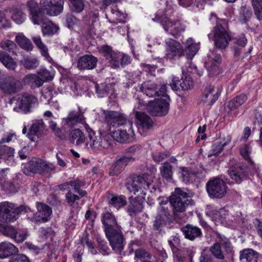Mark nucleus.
<instances>
[{
  "label": "nucleus",
  "mask_w": 262,
  "mask_h": 262,
  "mask_svg": "<svg viewBox=\"0 0 262 262\" xmlns=\"http://www.w3.org/2000/svg\"><path fill=\"white\" fill-rule=\"evenodd\" d=\"M101 221L105 236L113 250L120 253L124 248V238L122 227L119 225L115 215L106 211L101 214Z\"/></svg>",
  "instance_id": "f257e3e1"
},
{
  "label": "nucleus",
  "mask_w": 262,
  "mask_h": 262,
  "mask_svg": "<svg viewBox=\"0 0 262 262\" xmlns=\"http://www.w3.org/2000/svg\"><path fill=\"white\" fill-rule=\"evenodd\" d=\"M154 177L152 175L143 174L142 175H134L130 178V182L126 185L127 189L134 194L140 190H142V194L145 196L146 193L144 190H148L152 193L156 191L157 187L154 183Z\"/></svg>",
  "instance_id": "f03ea898"
},
{
  "label": "nucleus",
  "mask_w": 262,
  "mask_h": 262,
  "mask_svg": "<svg viewBox=\"0 0 262 262\" xmlns=\"http://www.w3.org/2000/svg\"><path fill=\"white\" fill-rule=\"evenodd\" d=\"M174 214L176 212H183L189 207L194 204L191 193L187 188H176L174 193L169 198Z\"/></svg>",
  "instance_id": "7ed1b4c3"
},
{
  "label": "nucleus",
  "mask_w": 262,
  "mask_h": 262,
  "mask_svg": "<svg viewBox=\"0 0 262 262\" xmlns=\"http://www.w3.org/2000/svg\"><path fill=\"white\" fill-rule=\"evenodd\" d=\"M30 208L25 205L16 206L12 203L3 202L0 203V221L12 222L16 221L23 212H28Z\"/></svg>",
  "instance_id": "20e7f679"
},
{
  "label": "nucleus",
  "mask_w": 262,
  "mask_h": 262,
  "mask_svg": "<svg viewBox=\"0 0 262 262\" xmlns=\"http://www.w3.org/2000/svg\"><path fill=\"white\" fill-rule=\"evenodd\" d=\"M138 109L146 110L150 114L155 116H166L169 110V103L166 99H157L154 101H150L145 104L143 100L138 99Z\"/></svg>",
  "instance_id": "39448f33"
},
{
  "label": "nucleus",
  "mask_w": 262,
  "mask_h": 262,
  "mask_svg": "<svg viewBox=\"0 0 262 262\" xmlns=\"http://www.w3.org/2000/svg\"><path fill=\"white\" fill-rule=\"evenodd\" d=\"M227 25L225 20L217 21L213 30V34H208L210 39H213L216 49L223 50L226 48L231 40V37L226 31Z\"/></svg>",
  "instance_id": "423d86ee"
},
{
  "label": "nucleus",
  "mask_w": 262,
  "mask_h": 262,
  "mask_svg": "<svg viewBox=\"0 0 262 262\" xmlns=\"http://www.w3.org/2000/svg\"><path fill=\"white\" fill-rule=\"evenodd\" d=\"M22 169L24 173L30 175L31 173L49 172L55 170V167L52 163H47L40 158H32L23 164Z\"/></svg>",
  "instance_id": "0eeeda50"
},
{
  "label": "nucleus",
  "mask_w": 262,
  "mask_h": 262,
  "mask_svg": "<svg viewBox=\"0 0 262 262\" xmlns=\"http://www.w3.org/2000/svg\"><path fill=\"white\" fill-rule=\"evenodd\" d=\"M206 190L211 198L222 199L227 191V186L222 179L216 177L210 179L206 184Z\"/></svg>",
  "instance_id": "6e6552de"
},
{
  "label": "nucleus",
  "mask_w": 262,
  "mask_h": 262,
  "mask_svg": "<svg viewBox=\"0 0 262 262\" xmlns=\"http://www.w3.org/2000/svg\"><path fill=\"white\" fill-rule=\"evenodd\" d=\"M105 122L110 128L122 127L125 126L130 127L133 122L127 120L125 115L118 112L112 111H104Z\"/></svg>",
  "instance_id": "1a4fd4ad"
},
{
  "label": "nucleus",
  "mask_w": 262,
  "mask_h": 262,
  "mask_svg": "<svg viewBox=\"0 0 262 262\" xmlns=\"http://www.w3.org/2000/svg\"><path fill=\"white\" fill-rule=\"evenodd\" d=\"M22 89L21 82L13 76H8L0 78V90L5 94H14Z\"/></svg>",
  "instance_id": "9d476101"
},
{
  "label": "nucleus",
  "mask_w": 262,
  "mask_h": 262,
  "mask_svg": "<svg viewBox=\"0 0 262 262\" xmlns=\"http://www.w3.org/2000/svg\"><path fill=\"white\" fill-rule=\"evenodd\" d=\"M139 110L138 107H135L134 111L135 112L137 119V126L139 133L142 136H145L147 133L150 130L153 126V121L151 118L147 114L136 110Z\"/></svg>",
  "instance_id": "9b49d317"
},
{
  "label": "nucleus",
  "mask_w": 262,
  "mask_h": 262,
  "mask_svg": "<svg viewBox=\"0 0 262 262\" xmlns=\"http://www.w3.org/2000/svg\"><path fill=\"white\" fill-rule=\"evenodd\" d=\"M64 0H40V5L42 11L50 16H56L63 9Z\"/></svg>",
  "instance_id": "f8f14e48"
},
{
  "label": "nucleus",
  "mask_w": 262,
  "mask_h": 262,
  "mask_svg": "<svg viewBox=\"0 0 262 262\" xmlns=\"http://www.w3.org/2000/svg\"><path fill=\"white\" fill-rule=\"evenodd\" d=\"M161 24L164 29L168 34L178 38L182 32L185 31V26L179 21L173 22L166 16H163L161 19Z\"/></svg>",
  "instance_id": "ddd939ff"
},
{
  "label": "nucleus",
  "mask_w": 262,
  "mask_h": 262,
  "mask_svg": "<svg viewBox=\"0 0 262 262\" xmlns=\"http://www.w3.org/2000/svg\"><path fill=\"white\" fill-rule=\"evenodd\" d=\"M140 91L148 97L164 96L166 94V86L163 85L160 89L158 85L151 81H145L140 86Z\"/></svg>",
  "instance_id": "4468645a"
},
{
  "label": "nucleus",
  "mask_w": 262,
  "mask_h": 262,
  "mask_svg": "<svg viewBox=\"0 0 262 262\" xmlns=\"http://www.w3.org/2000/svg\"><path fill=\"white\" fill-rule=\"evenodd\" d=\"M36 207L37 211L34 214L30 220L35 223H45L50 219L52 213V208L44 203L37 202Z\"/></svg>",
  "instance_id": "2eb2a0df"
},
{
  "label": "nucleus",
  "mask_w": 262,
  "mask_h": 262,
  "mask_svg": "<svg viewBox=\"0 0 262 262\" xmlns=\"http://www.w3.org/2000/svg\"><path fill=\"white\" fill-rule=\"evenodd\" d=\"M222 61L220 54L217 53L216 49L210 51L208 55V60L205 62V65L209 72V76H213L219 74L218 67Z\"/></svg>",
  "instance_id": "dca6fc26"
},
{
  "label": "nucleus",
  "mask_w": 262,
  "mask_h": 262,
  "mask_svg": "<svg viewBox=\"0 0 262 262\" xmlns=\"http://www.w3.org/2000/svg\"><path fill=\"white\" fill-rule=\"evenodd\" d=\"M38 101L37 98L34 95L24 93L20 100H17V105L13 107V110L17 112L27 113L30 111L33 105Z\"/></svg>",
  "instance_id": "f3484780"
},
{
  "label": "nucleus",
  "mask_w": 262,
  "mask_h": 262,
  "mask_svg": "<svg viewBox=\"0 0 262 262\" xmlns=\"http://www.w3.org/2000/svg\"><path fill=\"white\" fill-rule=\"evenodd\" d=\"M132 125L130 127L125 126L119 127L117 130L112 132V136L114 140L120 143H124L131 141L135 136Z\"/></svg>",
  "instance_id": "a211bd4d"
},
{
  "label": "nucleus",
  "mask_w": 262,
  "mask_h": 262,
  "mask_svg": "<svg viewBox=\"0 0 262 262\" xmlns=\"http://www.w3.org/2000/svg\"><path fill=\"white\" fill-rule=\"evenodd\" d=\"M227 171L230 178L238 184L241 183L247 177V167L239 163L232 165Z\"/></svg>",
  "instance_id": "6ab92c4d"
},
{
  "label": "nucleus",
  "mask_w": 262,
  "mask_h": 262,
  "mask_svg": "<svg viewBox=\"0 0 262 262\" xmlns=\"http://www.w3.org/2000/svg\"><path fill=\"white\" fill-rule=\"evenodd\" d=\"M167 53L166 56L169 59H176L181 57L184 50L182 46L178 41L169 38L166 40Z\"/></svg>",
  "instance_id": "aec40b11"
},
{
  "label": "nucleus",
  "mask_w": 262,
  "mask_h": 262,
  "mask_svg": "<svg viewBox=\"0 0 262 262\" xmlns=\"http://www.w3.org/2000/svg\"><path fill=\"white\" fill-rule=\"evenodd\" d=\"M134 161L135 158L133 157L122 156L117 158L110 168V175H118L124 169L129 162Z\"/></svg>",
  "instance_id": "412c9836"
},
{
  "label": "nucleus",
  "mask_w": 262,
  "mask_h": 262,
  "mask_svg": "<svg viewBox=\"0 0 262 262\" xmlns=\"http://www.w3.org/2000/svg\"><path fill=\"white\" fill-rule=\"evenodd\" d=\"M220 94L221 91L219 88L213 85H209L205 89L202 101L209 106H212L218 99Z\"/></svg>",
  "instance_id": "4be33fe9"
},
{
  "label": "nucleus",
  "mask_w": 262,
  "mask_h": 262,
  "mask_svg": "<svg viewBox=\"0 0 262 262\" xmlns=\"http://www.w3.org/2000/svg\"><path fill=\"white\" fill-rule=\"evenodd\" d=\"M0 232L4 235L9 236L18 243H21L26 238V235L25 234H18L17 230L10 225L5 226L0 223Z\"/></svg>",
  "instance_id": "5701e85b"
},
{
  "label": "nucleus",
  "mask_w": 262,
  "mask_h": 262,
  "mask_svg": "<svg viewBox=\"0 0 262 262\" xmlns=\"http://www.w3.org/2000/svg\"><path fill=\"white\" fill-rule=\"evenodd\" d=\"M97 58L92 55L81 56L77 61V68L80 70H92L97 65Z\"/></svg>",
  "instance_id": "b1692460"
},
{
  "label": "nucleus",
  "mask_w": 262,
  "mask_h": 262,
  "mask_svg": "<svg viewBox=\"0 0 262 262\" xmlns=\"http://www.w3.org/2000/svg\"><path fill=\"white\" fill-rule=\"evenodd\" d=\"M145 196H137L130 201L127 207V212L129 215L135 216L137 213L141 212L143 208V202Z\"/></svg>",
  "instance_id": "393cba45"
},
{
  "label": "nucleus",
  "mask_w": 262,
  "mask_h": 262,
  "mask_svg": "<svg viewBox=\"0 0 262 262\" xmlns=\"http://www.w3.org/2000/svg\"><path fill=\"white\" fill-rule=\"evenodd\" d=\"M64 120L65 123L70 126H73L78 123H83L85 122L83 113L79 108L77 111L70 112Z\"/></svg>",
  "instance_id": "a878e982"
},
{
  "label": "nucleus",
  "mask_w": 262,
  "mask_h": 262,
  "mask_svg": "<svg viewBox=\"0 0 262 262\" xmlns=\"http://www.w3.org/2000/svg\"><path fill=\"white\" fill-rule=\"evenodd\" d=\"M45 129V124L42 120L35 121L31 125L28 137L32 141H35L39 138L41 133Z\"/></svg>",
  "instance_id": "bb28decb"
},
{
  "label": "nucleus",
  "mask_w": 262,
  "mask_h": 262,
  "mask_svg": "<svg viewBox=\"0 0 262 262\" xmlns=\"http://www.w3.org/2000/svg\"><path fill=\"white\" fill-rule=\"evenodd\" d=\"M185 237L190 241H194L195 238L200 237L202 235L201 230L199 227L187 224L181 228Z\"/></svg>",
  "instance_id": "cd10ccee"
},
{
  "label": "nucleus",
  "mask_w": 262,
  "mask_h": 262,
  "mask_svg": "<svg viewBox=\"0 0 262 262\" xmlns=\"http://www.w3.org/2000/svg\"><path fill=\"white\" fill-rule=\"evenodd\" d=\"M20 82L22 85H28L32 89H34L41 86L44 81L35 74H29L26 75Z\"/></svg>",
  "instance_id": "c85d7f7f"
},
{
  "label": "nucleus",
  "mask_w": 262,
  "mask_h": 262,
  "mask_svg": "<svg viewBox=\"0 0 262 262\" xmlns=\"http://www.w3.org/2000/svg\"><path fill=\"white\" fill-rule=\"evenodd\" d=\"M18 252V248L12 243L7 242L0 243V258H7Z\"/></svg>",
  "instance_id": "c756f323"
},
{
  "label": "nucleus",
  "mask_w": 262,
  "mask_h": 262,
  "mask_svg": "<svg viewBox=\"0 0 262 262\" xmlns=\"http://www.w3.org/2000/svg\"><path fill=\"white\" fill-rule=\"evenodd\" d=\"M231 137L227 135L223 139L215 142L212 145V149L209 151L208 157L219 155L223 151L224 147L231 141Z\"/></svg>",
  "instance_id": "7c9ffc66"
},
{
  "label": "nucleus",
  "mask_w": 262,
  "mask_h": 262,
  "mask_svg": "<svg viewBox=\"0 0 262 262\" xmlns=\"http://www.w3.org/2000/svg\"><path fill=\"white\" fill-rule=\"evenodd\" d=\"M14 149L6 145L0 146V163L9 164L13 162Z\"/></svg>",
  "instance_id": "2f4dec72"
},
{
  "label": "nucleus",
  "mask_w": 262,
  "mask_h": 262,
  "mask_svg": "<svg viewBox=\"0 0 262 262\" xmlns=\"http://www.w3.org/2000/svg\"><path fill=\"white\" fill-rule=\"evenodd\" d=\"M88 138L89 141H88L86 145H90V147L94 150H101L102 149L101 143V137L100 135L98 136H95V133L91 129L89 131Z\"/></svg>",
  "instance_id": "473e14b6"
},
{
  "label": "nucleus",
  "mask_w": 262,
  "mask_h": 262,
  "mask_svg": "<svg viewBox=\"0 0 262 262\" xmlns=\"http://www.w3.org/2000/svg\"><path fill=\"white\" fill-rule=\"evenodd\" d=\"M258 253L252 249H246L240 252L239 262H257Z\"/></svg>",
  "instance_id": "72a5a7b5"
},
{
  "label": "nucleus",
  "mask_w": 262,
  "mask_h": 262,
  "mask_svg": "<svg viewBox=\"0 0 262 262\" xmlns=\"http://www.w3.org/2000/svg\"><path fill=\"white\" fill-rule=\"evenodd\" d=\"M199 49V45L194 42L192 38H189L185 42L184 51L187 59H191Z\"/></svg>",
  "instance_id": "f704fd0d"
},
{
  "label": "nucleus",
  "mask_w": 262,
  "mask_h": 262,
  "mask_svg": "<svg viewBox=\"0 0 262 262\" xmlns=\"http://www.w3.org/2000/svg\"><path fill=\"white\" fill-rule=\"evenodd\" d=\"M69 140L71 143L75 142L76 145H79L85 142V137L80 129H75L70 133Z\"/></svg>",
  "instance_id": "c9c22d12"
},
{
  "label": "nucleus",
  "mask_w": 262,
  "mask_h": 262,
  "mask_svg": "<svg viewBox=\"0 0 262 262\" xmlns=\"http://www.w3.org/2000/svg\"><path fill=\"white\" fill-rule=\"evenodd\" d=\"M210 213L212 219L215 221L219 220L221 221V222H230V221H233L232 219H231V215L229 214V212L225 209L212 211Z\"/></svg>",
  "instance_id": "e433bc0d"
},
{
  "label": "nucleus",
  "mask_w": 262,
  "mask_h": 262,
  "mask_svg": "<svg viewBox=\"0 0 262 262\" xmlns=\"http://www.w3.org/2000/svg\"><path fill=\"white\" fill-rule=\"evenodd\" d=\"M248 97L244 94H241L227 103V106L230 111L234 110L243 104L247 100Z\"/></svg>",
  "instance_id": "4c0bfd02"
},
{
  "label": "nucleus",
  "mask_w": 262,
  "mask_h": 262,
  "mask_svg": "<svg viewBox=\"0 0 262 262\" xmlns=\"http://www.w3.org/2000/svg\"><path fill=\"white\" fill-rule=\"evenodd\" d=\"M0 61L6 68L10 70H15L17 67V63L13 58L2 51H0Z\"/></svg>",
  "instance_id": "58836bf2"
},
{
  "label": "nucleus",
  "mask_w": 262,
  "mask_h": 262,
  "mask_svg": "<svg viewBox=\"0 0 262 262\" xmlns=\"http://www.w3.org/2000/svg\"><path fill=\"white\" fill-rule=\"evenodd\" d=\"M58 29V27L51 21H43L42 23L41 30L43 35H53Z\"/></svg>",
  "instance_id": "ea45409f"
},
{
  "label": "nucleus",
  "mask_w": 262,
  "mask_h": 262,
  "mask_svg": "<svg viewBox=\"0 0 262 262\" xmlns=\"http://www.w3.org/2000/svg\"><path fill=\"white\" fill-rule=\"evenodd\" d=\"M11 19L17 24H21L24 23L26 19V14L21 10L17 8H12L10 10Z\"/></svg>",
  "instance_id": "a19ab883"
},
{
  "label": "nucleus",
  "mask_w": 262,
  "mask_h": 262,
  "mask_svg": "<svg viewBox=\"0 0 262 262\" xmlns=\"http://www.w3.org/2000/svg\"><path fill=\"white\" fill-rule=\"evenodd\" d=\"M108 203L110 205L119 209L126 204V197L124 195L114 196L109 199Z\"/></svg>",
  "instance_id": "79ce46f5"
},
{
  "label": "nucleus",
  "mask_w": 262,
  "mask_h": 262,
  "mask_svg": "<svg viewBox=\"0 0 262 262\" xmlns=\"http://www.w3.org/2000/svg\"><path fill=\"white\" fill-rule=\"evenodd\" d=\"M253 13L250 7L242 6L239 10L240 21L243 24H246L252 17Z\"/></svg>",
  "instance_id": "37998d69"
},
{
  "label": "nucleus",
  "mask_w": 262,
  "mask_h": 262,
  "mask_svg": "<svg viewBox=\"0 0 262 262\" xmlns=\"http://www.w3.org/2000/svg\"><path fill=\"white\" fill-rule=\"evenodd\" d=\"M15 40L18 45L24 49L30 51L33 49L31 41L22 34L17 35L15 37Z\"/></svg>",
  "instance_id": "c03bdc74"
},
{
  "label": "nucleus",
  "mask_w": 262,
  "mask_h": 262,
  "mask_svg": "<svg viewBox=\"0 0 262 262\" xmlns=\"http://www.w3.org/2000/svg\"><path fill=\"white\" fill-rule=\"evenodd\" d=\"M96 93L100 97H103L108 95L112 89V85L111 84L101 83L95 85Z\"/></svg>",
  "instance_id": "a18cd8bd"
},
{
  "label": "nucleus",
  "mask_w": 262,
  "mask_h": 262,
  "mask_svg": "<svg viewBox=\"0 0 262 262\" xmlns=\"http://www.w3.org/2000/svg\"><path fill=\"white\" fill-rule=\"evenodd\" d=\"M161 173L163 178L167 180L172 179V166L169 162H165L160 168Z\"/></svg>",
  "instance_id": "49530a36"
},
{
  "label": "nucleus",
  "mask_w": 262,
  "mask_h": 262,
  "mask_svg": "<svg viewBox=\"0 0 262 262\" xmlns=\"http://www.w3.org/2000/svg\"><path fill=\"white\" fill-rule=\"evenodd\" d=\"M22 64L26 69L32 70L38 67L39 62L36 58L27 57L22 60Z\"/></svg>",
  "instance_id": "de8ad7c7"
},
{
  "label": "nucleus",
  "mask_w": 262,
  "mask_h": 262,
  "mask_svg": "<svg viewBox=\"0 0 262 262\" xmlns=\"http://www.w3.org/2000/svg\"><path fill=\"white\" fill-rule=\"evenodd\" d=\"M251 5L253 7L254 14L256 18L262 20V0H251Z\"/></svg>",
  "instance_id": "09e8293b"
},
{
  "label": "nucleus",
  "mask_w": 262,
  "mask_h": 262,
  "mask_svg": "<svg viewBox=\"0 0 262 262\" xmlns=\"http://www.w3.org/2000/svg\"><path fill=\"white\" fill-rule=\"evenodd\" d=\"M221 244L218 242L215 243L213 246L210 248V251L216 258L220 260H223L225 258L224 253L221 249Z\"/></svg>",
  "instance_id": "8fccbe9b"
},
{
  "label": "nucleus",
  "mask_w": 262,
  "mask_h": 262,
  "mask_svg": "<svg viewBox=\"0 0 262 262\" xmlns=\"http://www.w3.org/2000/svg\"><path fill=\"white\" fill-rule=\"evenodd\" d=\"M71 10L74 12H81L85 7L83 0H69Z\"/></svg>",
  "instance_id": "3c124183"
},
{
  "label": "nucleus",
  "mask_w": 262,
  "mask_h": 262,
  "mask_svg": "<svg viewBox=\"0 0 262 262\" xmlns=\"http://www.w3.org/2000/svg\"><path fill=\"white\" fill-rule=\"evenodd\" d=\"M0 47L4 50L16 54L17 50V46L16 44L12 41L10 40H3L0 43Z\"/></svg>",
  "instance_id": "603ef678"
},
{
  "label": "nucleus",
  "mask_w": 262,
  "mask_h": 262,
  "mask_svg": "<svg viewBox=\"0 0 262 262\" xmlns=\"http://www.w3.org/2000/svg\"><path fill=\"white\" fill-rule=\"evenodd\" d=\"M198 174V172H190L187 168H183L181 171L182 180L185 183H188L193 179Z\"/></svg>",
  "instance_id": "864d4df0"
},
{
  "label": "nucleus",
  "mask_w": 262,
  "mask_h": 262,
  "mask_svg": "<svg viewBox=\"0 0 262 262\" xmlns=\"http://www.w3.org/2000/svg\"><path fill=\"white\" fill-rule=\"evenodd\" d=\"M157 216L167 222L170 220V213L167 207L161 206L158 209Z\"/></svg>",
  "instance_id": "5fc2aeb1"
},
{
  "label": "nucleus",
  "mask_w": 262,
  "mask_h": 262,
  "mask_svg": "<svg viewBox=\"0 0 262 262\" xmlns=\"http://www.w3.org/2000/svg\"><path fill=\"white\" fill-rule=\"evenodd\" d=\"M121 54L119 53L114 52L109 58V63L113 68H119L120 67V62Z\"/></svg>",
  "instance_id": "6e6d98bb"
},
{
  "label": "nucleus",
  "mask_w": 262,
  "mask_h": 262,
  "mask_svg": "<svg viewBox=\"0 0 262 262\" xmlns=\"http://www.w3.org/2000/svg\"><path fill=\"white\" fill-rule=\"evenodd\" d=\"M30 18L34 25L42 23L43 15L40 10L29 14Z\"/></svg>",
  "instance_id": "4d7b16f0"
},
{
  "label": "nucleus",
  "mask_w": 262,
  "mask_h": 262,
  "mask_svg": "<svg viewBox=\"0 0 262 262\" xmlns=\"http://www.w3.org/2000/svg\"><path fill=\"white\" fill-rule=\"evenodd\" d=\"M100 136L101 137L102 149L109 148L113 142L112 133L111 135L105 133H100Z\"/></svg>",
  "instance_id": "13d9d810"
},
{
  "label": "nucleus",
  "mask_w": 262,
  "mask_h": 262,
  "mask_svg": "<svg viewBox=\"0 0 262 262\" xmlns=\"http://www.w3.org/2000/svg\"><path fill=\"white\" fill-rule=\"evenodd\" d=\"M170 155V153L168 151L164 152H156L151 155V157L154 161L156 162H160L163 160L168 158Z\"/></svg>",
  "instance_id": "bf43d9fd"
},
{
  "label": "nucleus",
  "mask_w": 262,
  "mask_h": 262,
  "mask_svg": "<svg viewBox=\"0 0 262 262\" xmlns=\"http://www.w3.org/2000/svg\"><path fill=\"white\" fill-rule=\"evenodd\" d=\"M182 81L180 86L182 90L186 91L190 89L193 86V81L189 76H185V78L181 79Z\"/></svg>",
  "instance_id": "052dcab7"
},
{
  "label": "nucleus",
  "mask_w": 262,
  "mask_h": 262,
  "mask_svg": "<svg viewBox=\"0 0 262 262\" xmlns=\"http://www.w3.org/2000/svg\"><path fill=\"white\" fill-rule=\"evenodd\" d=\"M240 154L241 156L246 160L251 161L250 157V154L251 152V147L249 144H245L241 147Z\"/></svg>",
  "instance_id": "680f3d73"
},
{
  "label": "nucleus",
  "mask_w": 262,
  "mask_h": 262,
  "mask_svg": "<svg viewBox=\"0 0 262 262\" xmlns=\"http://www.w3.org/2000/svg\"><path fill=\"white\" fill-rule=\"evenodd\" d=\"M166 221L156 216L155 220L153 222L154 229L158 230L161 233L163 230V227L166 225Z\"/></svg>",
  "instance_id": "e2e57ef3"
},
{
  "label": "nucleus",
  "mask_w": 262,
  "mask_h": 262,
  "mask_svg": "<svg viewBox=\"0 0 262 262\" xmlns=\"http://www.w3.org/2000/svg\"><path fill=\"white\" fill-rule=\"evenodd\" d=\"M97 241L98 243V246L100 249V251L101 252L107 253L110 249L105 240L100 236H97Z\"/></svg>",
  "instance_id": "0e129e2a"
},
{
  "label": "nucleus",
  "mask_w": 262,
  "mask_h": 262,
  "mask_svg": "<svg viewBox=\"0 0 262 262\" xmlns=\"http://www.w3.org/2000/svg\"><path fill=\"white\" fill-rule=\"evenodd\" d=\"M37 74L44 81L52 80L53 78L50 72L46 69L41 68L39 69L37 71Z\"/></svg>",
  "instance_id": "69168bd1"
},
{
  "label": "nucleus",
  "mask_w": 262,
  "mask_h": 262,
  "mask_svg": "<svg viewBox=\"0 0 262 262\" xmlns=\"http://www.w3.org/2000/svg\"><path fill=\"white\" fill-rule=\"evenodd\" d=\"M3 188L8 193H14L17 191V186L11 181H6L3 184Z\"/></svg>",
  "instance_id": "338daca9"
},
{
  "label": "nucleus",
  "mask_w": 262,
  "mask_h": 262,
  "mask_svg": "<svg viewBox=\"0 0 262 262\" xmlns=\"http://www.w3.org/2000/svg\"><path fill=\"white\" fill-rule=\"evenodd\" d=\"M100 52L103 54L104 57H105L106 59H108L110 56L115 52L113 51L111 47L107 45L102 46L100 48Z\"/></svg>",
  "instance_id": "774afa93"
}]
</instances>
